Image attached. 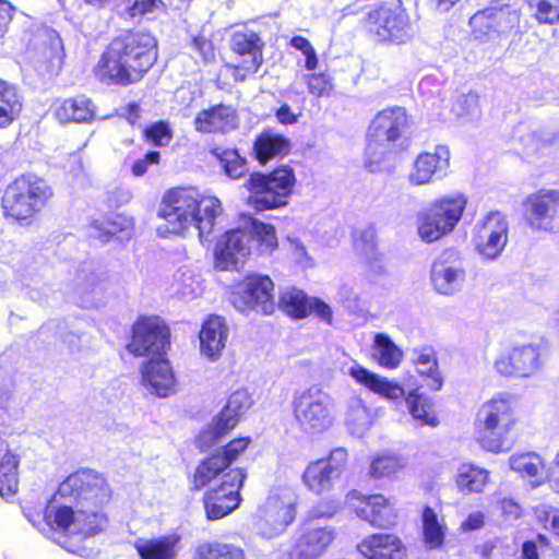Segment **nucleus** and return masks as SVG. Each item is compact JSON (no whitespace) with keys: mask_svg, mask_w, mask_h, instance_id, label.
<instances>
[{"mask_svg":"<svg viewBox=\"0 0 559 559\" xmlns=\"http://www.w3.org/2000/svg\"><path fill=\"white\" fill-rule=\"evenodd\" d=\"M22 102L16 88L0 79V129L9 128L20 116Z\"/></svg>","mask_w":559,"mask_h":559,"instance_id":"40","label":"nucleus"},{"mask_svg":"<svg viewBox=\"0 0 559 559\" xmlns=\"http://www.w3.org/2000/svg\"><path fill=\"white\" fill-rule=\"evenodd\" d=\"M160 153L158 151L151 150L146 152L141 158H138L131 164V174L134 177H142L148 171V168L151 166H158L160 164Z\"/></svg>","mask_w":559,"mask_h":559,"instance_id":"56","label":"nucleus"},{"mask_svg":"<svg viewBox=\"0 0 559 559\" xmlns=\"http://www.w3.org/2000/svg\"><path fill=\"white\" fill-rule=\"evenodd\" d=\"M292 151V143L288 138L265 129L258 133L252 142L251 156L261 166L287 156Z\"/></svg>","mask_w":559,"mask_h":559,"instance_id":"31","label":"nucleus"},{"mask_svg":"<svg viewBox=\"0 0 559 559\" xmlns=\"http://www.w3.org/2000/svg\"><path fill=\"white\" fill-rule=\"evenodd\" d=\"M484 524V514L479 511H476L467 515V518L461 523L460 530L462 532H472L481 528Z\"/></svg>","mask_w":559,"mask_h":559,"instance_id":"63","label":"nucleus"},{"mask_svg":"<svg viewBox=\"0 0 559 559\" xmlns=\"http://www.w3.org/2000/svg\"><path fill=\"white\" fill-rule=\"evenodd\" d=\"M460 263V252L454 249L443 250L435 260L431 269V282L438 293L452 295L460 289L465 278V272Z\"/></svg>","mask_w":559,"mask_h":559,"instance_id":"25","label":"nucleus"},{"mask_svg":"<svg viewBox=\"0 0 559 559\" xmlns=\"http://www.w3.org/2000/svg\"><path fill=\"white\" fill-rule=\"evenodd\" d=\"M290 45L305 55V67L307 70H314L318 67L317 52L307 37L296 35L290 39Z\"/></svg>","mask_w":559,"mask_h":559,"instance_id":"55","label":"nucleus"},{"mask_svg":"<svg viewBox=\"0 0 559 559\" xmlns=\"http://www.w3.org/2000/svg\"><path fill=\"white\" fill-rule=\"evenodd\" d=\"M141 138L148 145L164 147L173 141L174 130L169 121L156 120L142 127Z\"/></svg>","mask_w":559,"mask_h":559,"instance_id":"48","label":"nucleus"},{"mask_svg":"<svg viewBox=\"0 0 559 559\" xmlns=\"http://www.w3.org/2000/svg\"><path fill=\"white\" fill-rule=\"evenodd\" d=\"M523 219L536 230L552 231L559 225V189H540L523 203Z\"/></svg>","mask_w":559,"mask_h":559,"instance_id":"19","label":"nucleus"},{"mask_svg":"<svg viewBox=\"0 0 559 559\" xmlns=\"http://www.w3.org/2000/svg\"><path fill=\"white\" fill-rule=\"evenodd\" d=\"M61 496L72 498L81 508L102 509L112 498V489L106 477L84 468L70 474L60 485Z\"/></svg>","mask_w":559,"mask_h":559,"instance_id":"13","label":"nucleus"},{"mask_svg":"<svg viewBox=\"0 0 559 559\" xmlns=\"http://www.w3.org/2000/svg\"><path fill=\"white\" fill-rule=\"evenodd\" d=\"M20 457L4 440H0V497H13L19 491Z\"/></svg>","mask_w":559,"mask_h":559,"instance_id":"36","label":"nucleus"},{"mask_svg":"<svg viewBox=\"0 0 559 559\" xmlns=\"http://www.w3.org/2000/svg\"><path fill=\"white\" fill-rule=\"evenodd\" d=\"M509 224L506 215L495 211L477 223L473 241L486 259H496L508 242Z\"/></svg>","mask_w":559,"mask_h":559,"instance_id":"24","label":"nucleus"},{"mask_svg":"<svg viewBox=\"0 0 559 559\" xmlns=\"http://www.w3.org/2000/svg\"><path fill=\"white\" fill-rule=\"evenodd\" d=\"M336 536L330 526L305 521L293 533L284 551L286 559H318L332 545Z\"/></svg>","mask_w":559,"mask_h":559,"instance_id":"17","label":"nucleus"},{"mask_svg":"<svg viewBox=\"0 0 559 559\" xmlns=\"http://www.w3.org/2000/svg\"><path fill=\"white\" fill-rule=\"evenodd\" d=\"M264 41L260 35L250 29L238 31L231 35V51L243 59L238 63H227L225 67L231 71L235 82L241 83L247 78L254 75L264 62Z\"/></svg>","mask_w":559,"mask_h":559,"instance_id":"18","label":"nucleus"},{"mask_svg":"<svg viewBox=\"0 0 559 559\" xmlns=\"http://www.w3.org/2000/svg\"><path fill=\"white\" fill-rule=\"evenodd\" d=\"M348 373L356 383L381 397L395 401L405 396V391L400 383L372 372L361 365L355 364L349 368Z\"/></svg>","mask_w":559,"mask_h":559,"instance_id":"34","label":"nucleus"},{"mask_svg":"<svg viewBox=\"0 0 559 559\" xmlns=\"http://www.w3.org/2000/svg\"><path fill=\"white\" fill-rule=\"evenodd\" d=\"M193 47L203 62L209 63L215 59V48L211 41L204 38H195Z\"/></svg>","mask_w":559,"mask_h":559,"instance_id":"60","label":"nucleus"},{"mask_svg":"<svg viewBox=\"0 0 559 559\" xmlns=\"http://www.w3.org/2000/svg\"><path fill=\"white\" fill-rule=\"evenodd\" d=\"M52 197L53 190L46 179L33 173L22 174L4 187L1 215L8 223L29 226L48 207Z\"/></svg>","mask_w":559,"mask_h":559,"instance_id":"4","label":"nucleus"},{"mask_svg":"<svg viewBox=\"0 0 559 559\" xmlns=\"http://www.w3.org/2000/svg\"><path fill=\"white\" fill-rule=\"evenodd\" d=\"M546 481L555 492H559V451L557 452L552 464L546 474Z\"/></svg>","mask_w":559,"mask_h":559,"instance_id":"64","label":"nucleus"},{"mask_svg":"<svg viewBox=\"0 0 559 559\" xmlns=\"http://www.w3.org/2000/svg\"><path fill=\"white\" fill-rule=\"evenodd\" d=\"M230 302L241 313L272 316L276 309L275 284L269 275L249 273L233 285Z\"/></svg>","mask_w":559,"mask_h":559,"instance_id":"12","label":"nucleus"},{"mask_svg":"<svg viewBox=\"0 0 559 559\" xmlns=\"http://www.w3.org/2000/svg\"><path fill=\"white\" fill-rule=\"evenodd\" d=\"M238 415L223 407L212 419L210 425L202 430L201 436L206 439L209 445L216 443L230 433L239 424Z\"/></svg>","mask_w":559,"mask_h":559,"instance_id":"43","label":"nucleus"},{"mask_svg":"<svg viewBox=\"0 0 559 559\" xmlns=\"http://www.w3.org/2000/svg\"><path fill=\"white\" fill-rule=\"evenodd\" d=\"M193 127L200 133L226 134L238 128V114L228 104L211 105L198 111Z\"/></svg>","mask_w":559,"mask_h":559,"instance_id":"27","label":"nucleus"},{"mask_svg":"<svg viewBox=\"0 0 559 559\" xmlns=\"http://www.w3.org/2000/svg\"><path fill=\"white\" fill-rule=\"evenodd\" d=\"M450 151L445 145H437L433 152L419 153L412 165L408 180L413 186H424L432 181L437 174L445 173L450 166Z\"/></svg>","mask_w":559,"mask_h":559,"instance_id":"29","label":"nucleus"},{"mask_svg":"<svg viewBox=\"0 0 559 559\" xmlns=\"http://www.w3.org/2000/svg\"><path fill=\"white\" fill-rule=\"evenodd\" d=\"M221 213L222 203L216 197L193 187H174L164 192L157 217L165 222L164 233L183 235L194 225L201 240H209Z\"/></svg>","mask_w":559,"mask_h":559,"instance_id":"2","label":"nucleus"},{"mask_svg":"<svg viewBox=\"0 0 559 559\" xmlns=\"http://www.w3.org/2000/svg\"><path fill=\"white\" fill-rule=\"evenodd\" d=\"M252 444L250 437H236L219 449L201 459L193 471L187 475L189 491L200 492L222 474L233 471L237 462Z\"/></svg>","mask_w":559,"mask_h":559,"instance_id":"10","label":"nucleus"},{"mask_svg":"<svg viewBox=\"0 0 559 559\" xmlns=\"http://www.w3.org/2000/svg\"><path fill=\"white\" fill-rule=\"evenodd\" d=\"M132 219L126 215L110 213L98 219H95L91 227L95 230V237L103 242L108 241L111 237L128 231L132 228Z\"/></svg>","mask_w":559,"mask_h":559,"instance_id":"44","label":"nucleus"},{"mask_svg":"<svg viewBox=\"0 0 559 559\" xmlns=\"http://www.w3.org/2000/svg\"><path fill=\"white\" fill-rule=\"evenodd\" d=\"M297 177L289 165H280L270 171H253L246 182L248 204L257 212L285 207L295 192Z\"/></svg>","mask_w":559,"mask_h":559,"instance_id":"5","label":"nucleus"},{"mask_svg":"<svg viewBox=\"0 0 559 559\" xmlns=\"http://www.w3.org/2000/svg\"><path fill=\"white\" fill-rule=\"evenodd\" d=\"M510 466L522 477L535 478L544 469V460L533 452L520 453L511 456Z\"/></svg>","mask_w":559,"mask_h":559,"instance_id":"50","label":"nucleus"},{"mask_svg":"<svg viewBox=\"0 0 559 559\" xmlns=\"http://www.w3.org/2000/svg\"><path fill=\"white\" fill-rule=\"evenodd\" d=\"M162 0H134L132 5L129 7L128 12L130 16H142L146 13L154 11Z\"/></svg>","mask_w":559,"mask_h":559,"instance_id":"59","label":"nucleus"},{"mask_svg":"<svg viewBox=\"0 0 559 559\" xmlns=\"http://www.w3.org/2000/svg\"><path fill=\"white\" fill-rule=\"evenodd\" d=\"M276 307L293 320H302L310 316L331 324L333 312L331 307L320 299L306 294L302 289L290 287L280 293Z\"/></svg>","mask_w":559,"mask_h":559,"instance_id":"23","label":"nucleus"},{"mask_svg":"<svg viewBox=\"0 0 559 559\" xmlns=\"http://www.w3.org/2000/svg\"><path fill=\"white\" fill-rule=\"evenodd\" d=\"M277 121L284 126H292L298 121L301 112H294L287 103L281 104V106L274 111Z\"/></svg>","mask_w":559,"mask_h":559,"instance_id":"61","label":"nucleus"},{"mask_svg":"<svg viewBox=\"0 0 559 559\" xmlns=\"http://www.w3.org/2000/svg\"><path fill=\"white\" fill-rule=\"evenodd\" d=\"M360 25L368 37L381 45H402L413 36L411 15L403 0L377 2Z\"/></svg>","mask_w":559,"mask_h":559,"instance_id":"6","label":"nucleus"},{"mask_svg":"<svg viewBox=\"0 0 559 559\" xmlns=\"http://www.w3.org/2000/svg\"><path fill=\"white\" fill-rule=\"evenodd\" d=\"M33 524L39 530L46 527L52 532L72 534L75 525V512L68 506H55L49 501L43 511V520Z\"/></svg>","mask_w":559,"mask_h":559,"instance_id":"37","label":"nucleus"},{"mask_svg":"<svg viewBox=\"0 0 559 559\" xmlns=\"http://www.w3.org/2000/svg\"><path fill=\"white\" fill-rule=\"evenodd\" d=\"M158 59V41L145 29L129 28L109 39L93 67L104 84L129 86L141 82Z\"/></svg>","mask_w":559,"mask_h":559,"instance_id":"1","label":"nucleus"},{"mask_svg":"<svg viewBox=\"0 0 559 559\" xmlns=\"http://www.w3.org/2000/svg\"><path fill=\"white\" fill-rule=\"evenodd\" d=\"M338 506L334 500L329 499L320 501L311 507L309 511V521L313 522V520L331 519L336 514Z\"/></svg>","mask_w":559,"mask_h":559,"instance_id":"57","label":"nucleus"},{"mask_svg":"<svg viewBox=\"0 0 559 559\" xmlns=\"http://www.w3.org/2000/svg\"><path fill=\"white\" fill-rule=\"evenodd\" d=\"M290 409L300 431L320 435L334 425L331 396L320 385L313 384L294 392Z\"/></svg>","mask_w":559,"mask_h":559,"instance_id":"9","label":"nucleus"},{"mask_svg":"<svg viewBox=\"0 0 559 559\" xmlns=\"http://www.w3.org/2000/svg\"><path fill=\"white\" fill-rule=\"evenodd\" d=\"M468 197L463 192L436 198L417 215V233L427 243L450 235L463 217Z\"/></svg>","mask_w":559,"mask_h":559,"instance_id":"7","label":"nucleus"},{"mask_svg":"<svg viewBox=\"0 0 559 559\" xmlns=\"http://www.w3.org/2000/svg\"><path fill=\"white\" fill-rule=\"evenodd\" d=\"M170 347V330L156 316H139L131 325L126 344L128 353L134 357L167 356Z\"/></svg>","mask_w":559,"mask_h":559,"instance_id":"14","label":"nucleus"},{"mask_svg":"<svg viewBox=\"0 0 559 559\" xmlns=\"http://www.w3.org/2000/svg\"><path fill=\"white\" fill-rule=\"evenodd\" d=\"M498 509L506 521L518 520L523 514V509L518 501L512 498H502L498 501Z\"/></svg>","mask_w":559,"mask_h":559,"instance_id":"58","label":"nucleus"},{"mask_svg":"<svg viewBox=\"0 0 559 559\" xmlns=\"http://www.w3.org/2000/svg\"><path fill=\"white\" fill-rule=\"evenodd\" d=\"M350 500L354 513L370 526L390 530L397 524L399 510L389 497L382 493L353 492Z\"/></svg>","mask_w":559,"mask_h":559,"instance_id":"20","label":"nucleus"},{"mask_svg":"<svg viewBox=\"0 0 559 559\" xmlns=\"http://www.w3.org/2000/svg\"><path fill=\"white\" fill-rule=\"evenodd\" d=\"M181 536L177 533L139 539L134 549L140 559H177Z\"/></svg>","mask_w":559,"mask_h":559,"instance_id":"35","label":"nucleus"},{"mask_svg":"<svg viewBox=\"0 0 559 559\" xmlns=\"http://www.w3.org/2000/svg\"><path fill=\"white\" fill-rule=\"evenodd\" d=\"M250 255V234L246 228L226 230L214 246L213 263L218 271H237Z\"/></svg>","mask_w":559,"mask_h":559,"instance_id":"22","label":"nucleus"},{"mask_svg":"<svg viewBox=\"0 0 559 559\" xmlns=\"http://www.w3.org/2000/svg\"><path fill=\"white\" fill-rule=\"evenodd\" d=\"M533 514L544 530L559 535V508L540 503L533 508Z\"/></svg>","mask_w":559,"mask_h":559,"instance_id":"52","label":"nucleus"},{"mask_svg":"<svg viewBox=\"0 0 559 559\" xmlns=\"http://www.w3.org/2000/svg\"><path fill=\"white\" fill-rule=\"evenodd\" d=\"M404 397L409 414L421 425L436 427L439 424L432 411V402L419 393L418 389L411 390Z\"/></svg>","mask_w":559,"mask_h":559,"instance_id":"45","label":"nucleus"},{"mask_svg":"<svg viewBox=\"0 0 559 559\" xmlns=\"http://www.w3.org/2000/svg\"><path fill=\"white\" fill-rule=\"evenodd\" d=\"M546 350L537 343L514 345L495 360V370L504 378L526 379L538 374L545 366Z\"/></svg>","mask_w":559,"mask_h":559,"instance_id":"16","label":"nucleus"},{"mask_svg":"<svg viewBox=\"0 0 559 559\" xmlns=\"http://www.w3.org/2000/svg\"><path fill=\"white\" fill-rule=\"evenodd\" d=\"M253 400L247 389H238L234 391L227 399L224 406L241 419L246 412L252 406Z\"/></svg>","mask_w":559,"mask_h":559,"instance_id":"54","label":"nucleus"},{"mask_svg":"<svg viewBox=\"0 0 559 559\" xmlns=\"http://www.w3.org/2000/svg\"><path fill=\"white\" fill-rule=\"evenodd\" d=\"M308 91L316 97L329 96L333 88V78L325 72L310 73L305 78Z\"/></svg>","mask_w":559,"mask_h":559,"instance_id":"53","label":"nucleus"},{"mask_svg":"<svg viewBox=\"0 0 559 559\" xmlns=\"http://www.w3.org/2000/svg\"><path fill=\"white\" fill-rule=\"evenodd\" d=\"M107 524L108 518L100 509L82 508L75 514V525L72 534L85 539L104 532Z\"/></svg>","mask_w":559,"mask_h":559,"instance_id":"39","label":"nucleus"},{"mask_svg":"<svg viewBox=\"0 0 559 559\" xmlns=\"http://www.w3.org/2000/svg\"><path fill=\"white\" fill-rule=\"evenodd\" d=\"M527 3L535 9L533 17L538 24L559 23V0H527Z\"/></svg>","mask_w":559,"mask_h":559,"instance_id":"51","label":"nucleus"},{"mask_svg":"<svg viewBox=\"0 0 559 559\" xmlns=\"http://www.w3.org/2000/svg\"><path fill=\"white\" fill-rule=\"evenodd\" d=\"M250 240L257 241V250L260 255L271 254L278 248L276 229L272 224L252 219Z\"/></svg>","mask_w":559,"mask_h":559,"instance_id":"47","label":"nucleus"},{"mask_svg":"<svg viewBox=\"0 0 559 559\" xmlns=\"http://www.w3.org/2000/svg\"><path fill=\"white\" fill-rule=\"evenodd\" d=\"M192 559H250L246 549L234 543L212 540L200 544Z\"/></svg>","mask_w":559,"mask_h":559,"instance_id":"38","label":"nucleus"},{"mask_svg":"<svg viewBox=\"0 0 559 559\" xmlns=\"http://www.w3.org/2000/svg\"><path fill=\"white\" fill-rule=\"evenodd\" d=\"M420 537L424 547L427 550H440L444 548L449 526L442 514V506L439 502L438 508L425 504L420 511Z\"/></svg>","mask_w":559,"mask_h":559,"instance_id":"30","label":"nucleus"},{"mask_svg":"<svg viewBox=\"0 0 559 559\" xmlns=\"http://www.w3.org/2000/svg\"><path fill=\"white\" fill-rule=\"evenodd\" d=\"M210 153L219 162L228 178L237 180L246 175L247 159L239 154L237 148L214 146L210 150Z\"/></svg>","mask_w":559,"mask_h":559,"instance_id":"41","label":"nucleus"},{"mask_svg":"<svg viewBox=\"0 0 559 559\" xmlns=\"http://www.w3.org/2000/svg\"><path fill=\"white\" fill-rule=\"evenodd\" d=\"M409 127V118L402 107H388L379 111L368 128L369 143L366 152L365 167L370 173L382 171L386 152L379 150L383 142L399 141Z\"/></svg>","mask_w":559,"mask_h":559,"instance_id":"8","label":"nucleus"},{"mask_svg":"<svg viewBox=\"0 0 559 559\" xmlns=\"http://www.w3.org/2000/svg\"><path fill=\"white\" fill-rule=\"evenodd\" d=\"M373 349L376 352V361L382 368L392 370L402 362V349L385 333H377L374 335Z\"/></svg>","mask_w":559,"mask_h":559,"instance_id":"42","label":"nucleus"},{"mask_svg":"<svg viewBox=\"0 0 559 559\" xmlns=\"http://www.w3.org/2000/svg\"><path fill=\"white\" fill-rule=\"evenodd\" d=\"M347 465V451L344 448H334L325 456L311 460L306 465L301 474V481L313 495H326L343 477Z\"/></svg>","mask_w":559,"mask_h":559,"instance_id":"15","label":"nucleus"},{"mask_svg":"<svg viewBox=\"0 0 559 559\" xmlns=\"http://www.w3.org/2000/svg\"><path fill=\"white\" fill-rule=\"evenodd\" d=\"M246 479V469L235 467L203 489L202 504L206 520H222L240 507Z\"/></svg>","mask_w":559,"mask_h":559,"instance_id":"11","label":"nucleus"},{"mask_svg":"<svg viewBox=\"0 0 559 559\" xmlns=\"http://www.w3.org/2000/svg\"><path fill=\"white\" fill-rule=\"evenodd\" d=\"M518 14L511 5L503 3L477 10L468 20L471 35L475 40L487 43L492 37L514 27Z\"/></svg>","mask_w":559,"mask_h":559,"instance_id":"21","label":"nucleus"},{"mask_svg":"<svg viewBox=\"0 0 559 559\" xmlns=\"http://www.w3.org/2000/svg\"><path fill=\"white\" fill-rule=\"evenodd\" d=\"M142 384L158 397L176 392V378L166 356L148 358L141 367Z\"/></svg>","mask_w":559,"mask_h":559,"instance_id":"26","label":"nucleus"},{"mask_svg":"<svg viewBox=\"0 0 559 559\" xmlns=\"http://www.w3.org/2000/svg\"><path fill=\"white\" fill-rule=\"evenodd\" d=\"M489 480V472L473 464H463L457 475L455 484L463 492H480Z\"/></svg>","mask_w":559,"mask_h":559,"instance_id":"46","label":"nucleus"},{"mask_svg":"<svg viewBox=\"0 0 559 559\" xmlns=\"http://www.w3.org/2000/svg\"><path fill=\"white\" fill-rule=\"evenodd\" d=\"M403 468L400 456L395 454H380L370 462L369 476L376 480L394 478Z\"/></svg>","mask_w":559,"mask_h":559,"instance_id":"49","label":"nucleus"},{"mask_svg":"<svg viewBox=\"0 0 559 559\" xmlns=\"http://www.w3.org/2000/svg\"><path fill=\"white\" fill-rule=\"evenodd\" d=\"M357 550L366 559H406L408 548L402 538L393 533H373L357 545Z\"/></svg>","mask_w":559,"mask_h":559,"instance_id":"28","label":"nucleus"},{"mask_svg":"<svg viewBox=\"0 0 559 559\" xmlns=\"http://www.w3.org/2000/svg\"><path fill=\"white\" fill-rule=\"evenodd\" d=\"M52 115L60 123H84L95 118V105L85 95L57 98L52 106Z\"/></svg>","mask_w":559,"mask_h":559,"instance_id":"33","label":"nucleus"},{"mask_svg":"<svg viewBox=\"0 0 559 559\" xmlns=\"http://www.w3.org/2000/svg\"><path fill=\"white\" fill-rule=\"evenodd\" d=\"M228 333L229 329L224 317L209 314L199 332L201 353L210 359H217L226 346Z\"/></svg>","mask_w":559,"mask_h":559,"instance_id":"32","label":"nucleus"},{"mask_svg":"<svg viewBox=\"0 0 559 559\" xmlns=\"http://www.w3.org/2000/svg\"><path fill=\"white\" fill-rule=\"evenodd\" d=\"M378 240V230L374 226H368L362 229L357 237V241L360 242L364 250H373L377 247Z\"/></svg>","mask_w":559,"mask_h":559,"instance_id":"62","label":"nucleus"},{"mask_svg":"<svg viewBox=\"0 0 559 559\" xmlns=\"http://www.w3.org/2000/svg\"><path fill=\"white\" fill-rule=\"evenodd\" d=\"M518 423L511 396L498 393L477 408L473 423L475 442L486 452H507L513 444Z\"/></svg>","mask_w":559,"mask_h":559,"instance_id":"3","label":"nucleus"}]
</instances>
